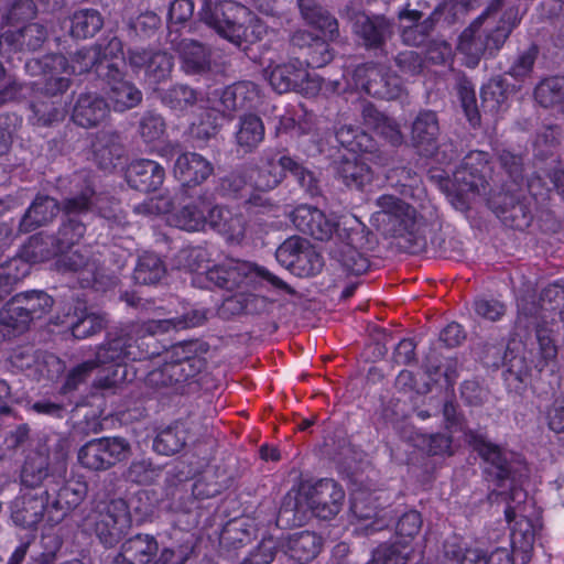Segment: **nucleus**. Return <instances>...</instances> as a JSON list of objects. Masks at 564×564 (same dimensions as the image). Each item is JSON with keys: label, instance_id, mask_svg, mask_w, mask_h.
<instances>
[{"label": "nucleus", "instance_id": "1", "mask_svg": "<svg viewBox=\"0 0 564 564\" xmlns=\"http://www.w3.org/2000/svg\"><path fill=\"white\" fill-rule=\"evenodd\" d=\"M206 319L202 311H192L182 318L169 317L148 321L141 325H133L123 335L111 339L107 346L98 349L95 361H85L75 367L68 375L65 389L72 390L98 365L115 362L119 368L126 360H141L154 355L149 351L154 343L153 336L171 329H183L200 325Z\"/></svg>", "mask_w": 564, "mask_h": 564}, {"label": "nucleus", "instance_id": "2", "mask_svg": "<svg viewBox=\"0 0 564 564\" xmlns=\"http://www.w3.org/2000/svg\"><path fill=\"white\" fill-rule=\"evenodd\" d=\"M291 220L300 231L317 240H328L336 235L345 248L338 259L343 267L357 275L366 272L368 261L356 250L358 241L362 239L361 223L356 217L341 216L335 221L316 207L300 205L292 212Z\"/></svg>", "mask_w": 564, "mask_h": 564}, {"label": "nucleus", "instance_id": "3", "mask_svg": "<svg viewBox=\"0 0 564 564\" xmlns=\"http://www.w3.org/2000/svg\"><path fill=\"white\" fill-rule=\"evenodd\" d=\"M53 305L52 297L40 291L15 295L4 307L0 319L3 337L22 333L32 319L41 318Z\"/></svg>", "mask_w": 564, "mask_h": 564}, {"label": "nucleus", "instance_id": "4", "mask_svg": "<svg viewBox=\"0 0 564 564\" xmlns=\"http://www.w3.org/2000/svg\"><path fill=\"white\" fill-rule=\"evenodd\" d=\"M489 170L487 153L473 151L465 158L463 166L454 173L456 194L452 197V204L455 208L466 209L470 200L485 189V176Z\"/></svg>", "mask_w": 564, "mask_h": 564}, {"label": "nucleus", "instance_id": "5", "mask_svg": "<svg viewBox=\"0 0 564 564\" xmlns=\"http://www.w3.org/2000/svg\"><path fill=\"white\" fill-rule=\"evenodd\" d=\"M286 172L294 175L299 184L306 191L312 192L315 188V177L311 171L290 156L275 155L259 169L250 171L249 178L252 191L265 192L274 188Z\"/></svg>", "mask_w": 564, "mask_h": 564}, {"label": "nucleus", "instance_id": "6", "mask_svg": "<svg viewBox=\"0 0 564 564\" xmlns=\"http://www.w3.org/2000/svg\"><path fill=\"white\" fill-rule=\"evenodd\" d=\"M130 455V445L120 437H102L86 443L78 452L79 463L93 470H105Z\"/></svg>", "mask_w": 564, "mask_h": 564}, {"label": "nucleus", "instance_id": "7", "mask_svg": "<svg viewBox=\"0 0 564 564\" xmlns=\"http://www.w3.org/2000/svg\"><path fill=\"white\" fill-rule=\"evenodd\" d=\"M95 532L105 545H113L132 525V514L123 499H115L96 511Z\"/></svg>", "mask_w": 564, "mask_h": 564}, {"label": "nucleus", "instance_id": "8", "mask_svg": "<svg viewBox=\"0 0 564 564\" xmlns=\"http://www.w3.org/2000/svg\"><path fill=\"white\" fill-rule=\"evenodd\" d=\"M541 525L527 517L516 521L511 533L512 555L507 549H496L488 557V564H525L531 556L533 544Z\"/></svg>", "mask_w": 564, "mask_h": 564}, {"label": "nucleus", "instance_id": "9", "mask_svg": "<svg viewBox=\"0 0 564 564\" xmlns=\"http://www.w3.org/2000/svg\"><path fill=\"white\" fill-rule=\"evenodd\" d=\"M202 19L219 35L237 33L250 20L249 10L234 1L215 3L214 0H202Z\"/></svg>", "mask_w": 564, "mask_h": 564}, {"label": "nucleus", "instance_id": "10", "mask_svg": "<svg viewBox=\"0 0 564 564\" xmlns=\"http://www.w3.org/2000/svg\"><path fill=\"white\" fill-rule=\"evenodd\" d=\"M207 275L216 285L227 289L252 285L257 278L264 279L273 285L282 286L280 279L250 262L229 261L226 267H217L209 270Z\"/></svg>", "mask_w": 564, "mask_h": 564}, {"label": "nucleus", "instance_id": "11", "mask_svg": "<svg viewBox=\"0 0 564 564\" xmlns=\"http://www.w3.org/2000/svg\"><path fill=\"white\" fill-rule=\"evenodd\" d=\"M352 79L357 89L379 98L392 99L401 94V79L395 74H389L384 67L366 64L358 66Z\"/></svg>", "mask_w": 564, "mask_h": 564}, {"label": "nucleus", "instance_id": "12", "mask_svg": "<svg viewBox=\"0 0 564 564\" xmlns=\"http://www.w3.org/2000/svg\"><path fill=\"white\" fill-rule=\"evenodd\" d=\"M345 499L343 488L332 479H322L310 488L306 505L317 518H334L341 509Z\"/></svg>", "mask_w": 564, "mask_h": 564}, {"label": "nucleus", "instance_id": "13", "mask_svg": "<svg viewBox=\"0 0 564 564\" xmlns=\"http://www.w3.org/2000/svg\"><path fill=\"white\" fill-rule=\"evenodd\" d=\"M48 496L46 491H28L15 498L11 507V517L15 524L23 528H34L43 519L47 522L48 511H54L48 507Z\"/></svg>", "mask_w": 564, "mask_h": 564}, {"label": "nucleus", "instance_id": "14", "mask_svg": "<svg viewBox=\"0 0 564 564\" xmlns=\"http://www.w3.org/2000/svg\"><path fill=\"white\" fill-rule=\"evenodd\" d=\"M381 212L389 217L400 236L415 235L423 225V218L415 209L392 195H382L377 199Z\"/></svg>", "mask_w": 564, "mask_h": 564}, {"label": "nucleus", "instance_id": "15", "mask_svg": "<svg viewBox=\"0 0 564 564\" xmlns=\"http://www.w3.org/2000/svg\"><path fill=\"white\" fill-rule=\"evenodd\" d=\"M312 84L314 90L321 88L318 78H310L307 72L300 62L275 66L269 74V83L279 94L293 88L304 89V83Z\"/></svg>", "mask_w": 564, "mask_h": 564}, {"label": "nucleus", "instance_id": "16", "mask_svg": "<svg viewBox=\"0 0 564 564\" xmlns=\"http://www.w3.org/2000/svg\"><path fill=\"white\" fill-rule=\"evenodd\" d=\"M87 484L80 478H70L59 488L52 505L54 511H48L47 523L54 525L69 510L76 508L87 496Z\"/></svg>", "mask_w": 564, "mask_h": 564}, {"label": "nucleus", "instance_id": "17", "mask_svg": "<svg viewBox=\"0 0 564 564\" xmlns=\"http://www.w3.org/2000/svg\"><path fill=\"white\" fill-rule=\"evenodd\" d=\"M159 553L156 540L148 534H138L127 540L121 552L111 564H148Z\"/></svg>", "mask_w": 564, "mask_h": 564}, {"label": "nucleus", "instance_id": "18", "mask_svg": "<svg viewBox=\"0 0 564 564\" xmlns=\"http://www.w3.org/2000/svg\"><path fill=\"white\" fill-rule=\"evenodd\" d=\"M214 169L210 162L197 153L181 154L174 166V175L185 185H197L207 180Z\"/></svg>", "mask_w": 564, "mask_h": 564}, {"label": "nucleus", "instance_id": "19", "mask_svg": "<svg viewBox=\"0 0 564 564\" xmlns=\"http://www.w3.org/2000/svg\"><path fill=\"white\" fill-rule=\"evenodd\" d=\"M163 167L151 160L132 162L127 170L128 183L139 191H155L163 183Z\"/></svg>", "mask_w": 564, "mask_h": 564}, {"label": "nucleus", "instance_id": "20", "mask_svg": "<svg viewBox=\"0 0 564 564\" xmlns=\"http://www.w3.org/2000/svg\"><path fill=\"white\" fill-rule=\"evenodd\" d=\"M260 98L258 86L251 82L239 83L223 90L217 111L229 116L232 111L242 107H252Z\"/></svg>", "mask_w": 564, "mask_h": 564}, {"label": "nucleus", "instance_id": "21", "mask_svg": "<svg viewBox=\"0 0 564 564\" xmlns=\"http://www.w3.org/2000/svg\"><path fill=\"white\" fill-rule=\"evenodd\" d=\"M209 226L235 242L246 237L248 228L242 214L219 206L209 210Z\"/></svg>", "mask_w": 564, "mask_h": 564}, {"label": "nucleus", "instance_id": "22", "mask_svg": "<svg viewBox=\"0 0 564 564\" xmlns=\"http://www.w3.org/2000/svg\"><path fill=\"white\" fill-rule=\"evenodd\" d=\"M213 209L205 200H198L182 207L172 214L169 221L186 231H198L209 226V210Z\"/></svg>", "mask_w": 564, "mask_h": 564}, {"label": "nucleus", "instance_id": "23", "mask_svg": "<svg viewBox=\"0 0 564 564\" xmlns=\"http://www.w3.org/2000/svg\"><path fill=\"white\" fill-rule=\"evenodd\" d=\"M108 112L104 99L90 94L82 95L74 107L73 120L78 126L90 128L102 122Z\"/></svg>", "mask_w": 564, "mask_h": 564}, {"label": "nucleus", "instance_id": "24", "mask_svg": "<svg viewBox=\"0 0 564 564\" xmlns=\"http://www.w3.org/2000/svg\"><path fill=\"white\" fill-rule=\"evenodd\" d=\"M437 133L438 122L436 115L432 111L420 112L412 127V140L414 145L424 155L433 153Z\"/></svg>", "mask_w": 564, "mask_h": 564}, {"label": "nucleus", "instance_id": "25", "mask_svg": "<svg viewBox=\"0 0 564 564\" xmlns=\"http://www.w3.org/2000/svg\"><path fill=\"white\" fill-rule=\"evenodd\" d=\"M86 253V251L85 253L78 250L73 251L63 256L59 259V263L65 270L78 272L83 286L101 284L97 263L95 260L89 261Z\"/></svg>", "mask_w": 564, "mask_h": 564}, {"label": "nucleus", "instance_id": "26", "mask_svg": "<svg viewBox=\"0 0 564 564\" xmlns=\"http://www.w3.org/2000/svg\"><path fill=\"white\" fill-rule=\"evenodd\" d=\"M93 152L97 164L104 170H110L121 160L122 148L116 134L102 133L93 143Z\"/></svg>", "mask_w": 564, "mask_h": 564}, {"label": "nucleus", "instance_id": "27", "mask_svg": "<svg viewBox=\"0 0 564 564\" xmlns=\"http://www.w3.org/2000/svg\"><path fill=\"white\" fill-rule=\"evenodd\" d=\"M130 63L135 67L145 66L154 82L165 78L172 70V58L166 53L132 52Z\"/></svg>", "mask_w": 564, "mask_h": 564}, {"label": "nucleus", "instance_id": "28", "mask_svg": "<svg viewBox=\"0 0 564 564\" xmlns=\"http://www.w3.org/2000/svg\"><path fill=\"white\" fill-rule=\"evenodd\" d=\"M30 270V264L22 257L9 258L0 249V299L9 294L12 286Z\"/></svg>", "mask_w": 564, "mask_h": 564}, {"label": "nucleus", "instance_id": "29", "mask_svg": "<svg viewBox=\"0 0 564 564\" xmlns=\"http://www.w3.org/2000/svg\"><path fill=\"white\" fill-rule=\"evenodd\" d=\"M219 194L228 198H247V203L263 206L264 200L252 191V185L240 174H231L220 180Z\"/></svg>", "mask_w": 564, "mask_h": 564}, {"label": "nucleus", "instance_id": "30", "mask_svg": "<svg viewBox=\"0 0 564 564\" xmlns=\"http://www.w3.org/2000/svg\"><path fill=\"white\" fill-rule=\"evenodd\" d=\"M57 202L48 196H37L21 221L24 230L45 225L58 213Z\"/></svg>", "mask_w": 564, "mask_h": 564}, {"label": "nucleus", "instance_id": "31", "mask_svg": "<svg viewBox=\"0 0 564 564\" xmlns=\"http://www.w3.org/2000/svg\"><path fill=\"white\" fill-rule=\"evenodd\" d=\"M322 547L321 539L312 532L303 531L293 534L288 542L290 556L300 563L313 560Z\"/></svg>", "mask_w": 564, "mask_h": 564}, {"label": "nucleus", "instance_id": "32", "mask_svg": "<svg viewBox=\"0 0 564 564\" xmlns=\"http://www.w3.org/2000/svg\"><path fill=\"white\" fill-rule=\"evenodd\" d=\"M187 440V429L183 423H175L161 431L153 442V448L162 455H173L180 452Z\"/></svg>", "mask_w": 564, "mask_h": 564}, {"label": "nucleus", "instance_id": "33", "mask_svg": "<svg viewBox=\"0 0 564 564\" xmlns=\"http://www.w3.org/2000/svg\"><path fill=\"white\" fill-rule=\"evenodd\" d=\"M367 158H347L339 167V173L347 186L361 188L372 180V172Z\"/></svg>", "mask_w": 564, "mask_h": 564}, {"label": "nucleus", "instance_id": "34", "mask_svg": "<svg viewBox=\"0 0 564 564\" xmlns=\"http://www.w3.org/2000/svg\"><path fill=\"white\" fill-rule=\"evenodd\" d=\"M264 137V127L261 119L254 115L241 118L236 133L237 143L246 150L258 147Z\"/></svg>", "mask_w": 564, "mask_h": 564}, {"label": "nucleus", "instance_id": "35", "mask_svg": "<svg viewBox=\"0 0 564 564\" xmlns=\"http://www.w3.org/2000/svg\"><path fill=\"white\" fill-rule=\"evenodd\" d=\"M181 57L183 65L188 73H198L208 68L209 55L206 50L195 40L185 39L181 44Z\"/></svg>", "mask_w": 564, "mask_h": 564}, {"label": "nucleus", "instance_id": "36", "mask_svg": "<svg viewBox=\"0 0 564 564\" xmlns=\"http://www.w3.org/2000/svg\"><path fill=\"white\" fill-rule=\"evenodd\" d=\"M534 97L542 107L560 105L564 111V79L553 77L542 80L535 88Z\"/></svg>", "mask_w": 564, "mask_h": 564}, {"label": "nucleus", "instance_id": "37", "mask_svg": "<svg viewBox=\"0 0 564 564\" xmlns=\"http://www.w3.org/2000/svg\"><path fill=\"white\" fill-rule=\"evenodd\" d=\"M158 367L147 376V383L153 388L169 387L175 382L185 380L189 372L177 365L156 361Z\"/></svg>", "mask_w": 564, "mask_h": 564}, {"label": "nucleus", "instance_id": "38", "mask_svg": "<svg viewBox=\"0 0 564 564\" xmlns=\"http://www.w3.org/2000/svg\"><path fill=\"white\" fill-rule=\"evenodd\" d=\"M165 268L161 259L154 253L145 252L138 261L134 279L138 283L151 284L161 280Z\"/></svg>", "mask_w": 564, "mask_h": 564}, {"label": "nucleus", "instance_id": "39", "mask_svg": "<svg viewBox=\"0 0 564 564\" xmlns=\"http://www.w3.org/2000/svg\"><path fill=\"white\" fill-rule=\"evenodd\" d=\"M364 118L369 128H373L378 133L384 135L391 143L397 144L402 140L398 124L390 118L378 112L368 106L364 109Z\"/></svg>", "mask_w": 564, "mask_h": 564}, {"label": "nucleus", "instance_id": "40", "mask_svg": "<svg viewBox=\"0 0 564 564\" xmlns=\"http://www.w3.org/2000/svg\"><path fill=\"white\" fill-rule=\"evenodd\" d=\"M489 42L498 48L500 37H459L458 51L464 55L465 64L469 67L477 65L488 50Z\"/></svg>", "mask_w": 564, "mask_h": 564}, {"label": "nucleus", "instance_id": "41", "mask_svg": "<svg viewBox=\"0 0 564 564\" xmlns=\"http://www.w3.org/2000/svg\"><path fill=\"white\" fill-rule=\"evenodd\" d=\"M55 73L46 82L45 89L50 94H57L66 90L69 86V77L76 73V67L69 65L65 56H54L52 58Z\"/></svg>", "mask_w": 564, "mask_h": 564}, {"label": "nucleus", "instance_id": "42", "mask_svg": "<svg viewBox=\"0 0 564 564\" xmlns=\"http://www.w3.org/2000/svg\"><path fill=\"white\" fill-rule=\"evenodd\" d=\"M468 442L473 444L475 449L486 462L497 468L499 477H503L507 474V460L497 445L487 442L481 435L475 434L468 435Z\"/></svg>", "mask_w": 564, "mask_h": 564}, {"label": "nucleus", "instance_id": "43", "mask_svg": "<svg viewBox=\"0 0 564 564\" xmlns=\"http://www.w3.org/2000/svg\"><path fill=\"white\" fill-rule=\"evenodd\" d=\"M337 140L351 153H368L373 149L372 138L364 132L357 131L352 127L344 126L337 131Z\"/></svg>", "mask_w": 564, "mask_h": 564}, {"label": "nucleus", "instance_id": "44", "mask_svg": "<svg viewBox=\"0 0 564 564\" xmlns=\"http://www.w3.org/2000/svg\"><path fill=\"white\" fill-rule=\"evenodd\" d=\"M101 26L102 19L97 10H79L72 19V35H95Z\"/></svg>", "mask_w": 564, "mask_h": 564}, {"label": "nucleus", "instance_id": "45", "mask_svg": "<svg viewBox=\"0 0 564 564\" xmlns=\"http://www.w3.org/2000/svg\"><path fill=\"white\" fill-rule=\"evenodd\" d=\"M199 344L197 341H184L173 345L166 349L162 355H159V362H167L170 365H177L185 369L184 364L191 362L195 359L198 352Z\"/></svg>", "mask_w": 564, "mask_h": 564}, {"label": "nucleus", "instance_id": "46", "mask_svg": "<svg viewBox=\"0 0 564 564\" xmlns=\"http://www.w3.org/2000/svg\"><path fill=\"white\" fill-rule=\"evenodd\" d=\"M141 93L128 82H119L112 86L110 99L117 111L135 107L141 101Z\"/></svg>", "mask_w": 564, "mask_h": 564}, {"label": "nucleus", "instance_id": "47", "mask_svg": "<svg viewBox=\"0 0 564 564\" xmlns=\"http://www.w3.org/2000/svg\"><path fill=\"white\" fill-rule=\"evenodd\" d=\"M299 7L302 15L308 23L316 25L328 33L336 31V21L322 8L317 7L313 0H299Z\"/></svg>", "mask_w": 564, "mask_h": 564}, {"label": "nucleus", "instance_id": "48", "mask_svg": "<svg viewBox=\"0 0 564 564\" xmlns=\"http://www.w3.org/2000/svg\"><path fill=\"white\" fill-rule=\"evenodd\" d=\"M47 475V459L42 454L30 456L22 469L21 479L25 486L34 487Z\"/></svg>", "mask_w": 564, "mask_h": 564}, {"label": "nucleus", "instance_id": "49", "mask_svg": "<svg viewBox=\"0 0 564 564\" xmlns=\"http://www.w3.org/2000/svg\"><path fill=\"white\" fill-rule=\"evenodd\" d=\"M444 564H488V557L479 549H466L462 555V549L455 544L445 545Z\"/></svg>", "mask_w": 564, "mask_h": 564}, {"label": "nucleus", "instance_id": "50", "mask_svg": "<svg viewBox=\"0 0 564 564\" xmlns=\"http://www.w3.org/2000/svg\"><path fill=\"white\" fill-rule=\"evenodd\" d=\"M352 31L356 35H382L391 32L389 22L383 17H369L365 13L356 15Z\"/></svg>", "mask_w": 564, "mask_h": 564}, {"label": "nucleus", "instance_id": "51", "mask_svg": "<svg viewBox=\"0 0 564 564\" xmlns=\"http://www.w3.org/2000/svg\"><path fill=\"white\" fill-rule=\"evenodd\" d=\"M322 267L321 256L307 243L290 271L297 275H314L321 271Z\"/></svg>", "mask_w": 564, "mask_h": 564}, {"label": "nucleus", "instance_id": "52", "mask_svg": "<svg viewBox=\"0 0 564 564\" xmlns=\"http://www.w3.org/2000/svg\"><path fill=\"white\" fill-rule=\"evenodd\" d=\"M482 108L485 111L498 113L506 108V95L498 80H491L481 89Z\"/></svg>", "mask_w": 564, "mask_h": 564}, {"label": "nucleus", "instance_id": "53", "mask_svg": "<svg viewBox=\"0 0 564 564\" xmlns=\"http://www.w3.org/2000/svg\"><path fill=\"white\" fill-rule=\"evenodd\" d=\"M308 243L307 240L300 237H291L286 239L275 252L276 260L286 269L294 265L295 260Z\"/></svg>", "mask_w": 564, "mask_h": 564}, {"label": "nucleus", "instance_id": "54", "mask_svg": "<svg viewBox=\"0 0 564 564\" xmlns=\"http://www.w3.org/2000/svg\"><path fill=\"white\" fill-rule=\"evenodd\" d=\"M333 59L330 44L325 37H312L308 45L307 63L313 67H322Z\"/></svg>", "mask_w": 564, "mask_h": 564}, {"label": "nucleus", "instance_id": "55", "mask_svg": "<svg viewBox=\"0 0 564 564\" xmlns=\"http://www.w3.org/2000/svg\"><path fill=\"white\" fill-rule=\"evenodd\" d=\"M195 100V91L187 86H175L163 96V101L175 110H183Z\"/></svg>", "mask_w": 564, "mask_h": 564}, {"label": "nucleus", "instance_id": "56", "mask_svg": "<svg viewBox=\"0 0 564 564\" xmlns=\"http://www.w3.org/2000/svg\"><path fill=\"white\" fill-rule=\"evenodd\" d=\"M160 475V469L154 467L150 462L142 459L133 462L129 469L127 477L137 484H151Z\"/></svg>", "mask_w": 564, "mask_h": 564}, {"label": "nucleus", "instance_id": "57", "mask_svg": "<svg viewBox=\"0 0 564 564\" xmlns=\"http://www.w3.org/2000/svg\"><path fill=\"white\" fill-rule=\"evenodd\" d=\"M105 325V318L101 315L90 313L79 318L73 324L72 333L74 337L83 339L100 332Z\"/></svg>", "mask_w": 564, "mask_h": 564}, {"label": "nucleus", "instance_id": "58", "mask_svg": "<svg viewBox=\"0 0 564 564\" xmlns=\"http://www.w3.org/2000/svg\"><path fill=\"white\" fill-rule=\"evenodd\" d=\"M536 56L538 47L530 46L514 59L509 74L516 79H524L531 74Z\"/></svg>", "mask_w": 564, "mask_h": 564}, {"label": "nucleus", "instance_id": "59", "mask_svg": "<svg viewBox=\"0 0 564 564\" xmlns=\"http://www.w3.org/2000/svg\"><path fill=\"white\" fill-rule=\"evenodd\" d=\"M546 178L549 180V183L543 181L541 175H536L530 180L528 186L532 195H543L542 191H540V185H542L543 182V186L546 188V191L550 189L549 184H551L556 189L558 195L564 199V171L554 169L552 173L546 176Z\"/></svg>", "mask_w": 564, "mask_h": 564}, {"label": "nucleus", "instance_id": "60", "mask_svg": "<svg viewBox=\"0 0 564 564\" xmlns=\"http://www.w3.org/2000/svg\"><path fill=\"white\" fill-rule=\"evenodd\" d=\"M539 355L540 357L534 360V368L542 371L549 361L556 357L557 349L554 339L549 333L543 329L538 330Z\"/></svg>", "mask_w": 564, "mask_h": 564}, {"label": "nucleus", "instance_id": "61", "mask_svg": "<svg viewBox=\"0 0 564 564\" xmlns=\"http://www.w3.org/2000/svg\"><path fill=\"white\" fill-rule=\"evenodd\" d=\"M194 12V2L192 0H174L171 3L169 11V22L171 32H180V29L174 28L178 24H184L188 21Z\"/></svg>", "mask_w": 564, "mask_h": 564}, {"label": "nucleus", "instance_id": "62", "mask_svg": "<svg viewBox=\"0 0 564 564\" xmlns=\"http://www.w3.org/2000/svg\"><path fill=\"white\" fill-rule=\"evenodd\" d=\"M164 133V121L158 115H147L141 122V135L145 142H154Z\"/></svg>", "mask_w": 564, "mask_h": 564}, {"label": "nucleus", "instance_id": "63", "mask_svg": "<svg viewBox=\"0 0 564 564\" xmlns=\"http://www.w3.org/2000/svg\"><path fill=\"white\" fill-rule=\"evenodd\" d=\"M36 15V8L32 0H19L13 4L9 13V22L11 24H20L31 21Z\"/></svg>", "mask_w": 564, "mask_h": 564}, {"label": "nucleus", "instance_id": "64", "mask_svg": "<svg viewBox=\"0 0 564 564\" xmlns=\"http://www.w3.org/2000/svg\"><path fill=\"white\" fill-rule=\"evenodd\" d=\"M422 525L421 514L416 511H410L404 513L399 520L397 530L398 534L403 538H412L416 535Z\"/></svg>", "mask_w": 564, "mask_h": 564}]
</instances>
